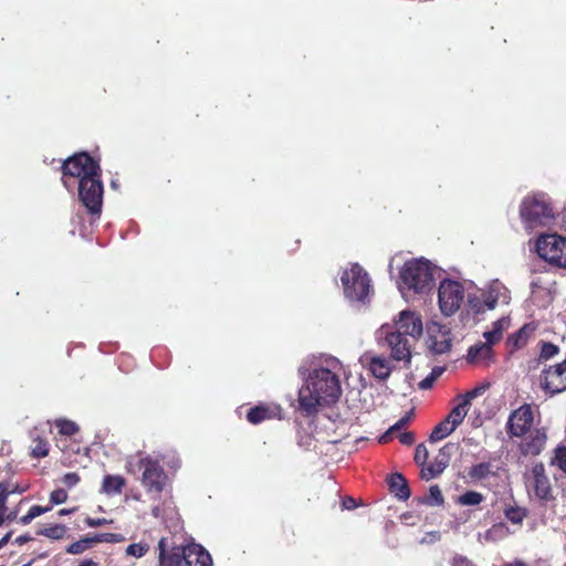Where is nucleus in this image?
I'll list each match as a JSON object with an SVG mask.
<instances>
[{
    "mask_svg": "<svg viewBox=\"0 0 566 566\" xmlns=\"http://www.w3.org/2000/svg\"><path fill=\"white\" fill-rule=\"evenodd\" d=\"M61 171L62 182L66 189L73 187L69 184L67 178L78 179L80 201L91 214L99 216L104 193L99 161L86 151L75 153L63 161Z\"/></svg>",
    "mask_w": 566,
    "mask_h": 566,
    "instance_id": "f257e3e1",
    "label": "nucleus"
},
{
    "mask_svg": "<svg viewBox=\"0 0 566 566\" xmlns=\"http://www.w3.org/2000/svg\"><path fill=\"white\" fill-rule=\"evenodd\" d=\"M342 395L339 377L328 368L314 369L298 390L300 410L315 415L318 407L336 403Z\"/></svg>",
    "mask_w": 566,
    "mask_h": 566,
    "instance_id": "f03ea898",
    "label": "nucleus"
},
{
    "mask_svg": "<svg viewBox=\"0 0 566 566\" xmlns=\"http://www.w3.org/2000/svg\"><path fill=\"white\" fill-rule=\"evenodd\" d=\"M401 287L416 294H426L434 285L433 269L429 261L415 259L405 262L399 272Z\"/></svg>",
    "mask_w": 566,
    "mask_h": 566,
    "instance_id": "7ed1b4c3",
    "label": "nucleus"
},
{
    "mask_svg": "<svg viewBox=\"0 0 566 566\" xmlns=\"http://www.w3.org/2000/svg\"><path fill=\"white\" fill-rule=\"evenodd\" d=\"M520 214L530 228L546 226L555 219L552 202L544 193L526 197L522 202Z\"/></svg>",
    "mask_w": 566,
    "mask_h": 566,
    "instance_id": "20e7f679",
    "label": "nucleus"
},
{
    "mask_svg": "<svg viewBox=\"0 0 566 566\" xmlns=\"http://www.w3.org/2000/svg\"><path fill=\"white\" fill-rule=\"evenodd\" d=\"M344 293L352 301H364L370 290V280L367 272L357 263L346 270L342 275Z\"/></svg>",
    "mask_w": 566,
    "mask_h": 566,
    "instance_id": "39448f33",
    "label": "nucleus"
},
{
    "mask_svg": "<svg viewBox=\"0 0 566 566\" xmlns=\"http://www.w3.org/2000/svg\"><path fill=\"white\" fill-rule=\"evenodd\" d=\"M536 251L548 263L566 269V238L558 234L541 235L536 242Z\"/></svg>",
    "mask_w": 566,
    "mask_h": 566,
    "instance_id": "423d86ee",
    "label": "nucleus"
},
{
    "mask_svg": "<svg viewBox=\"0 0 566 566\" xmlns=\"http://www.w3.org/2000/svg\"><path fill=\"white\" fill-rule=\"evenodd\" d=\"M464 301V286L461 282L444 279L438 290V303L444 316L455 314Z\"/></svg>",
    "mask_w": 566,
    "mask_h": 566,
    "instance_id": "0eeeda50",
    "label": "nucleus"
},
{
    "mask_svg": "<svg viewBox=\"0 0 566 566\" xmlns=\"http://www.w3.org/2000/svg\"><path fill=\"white\" fill-rule=\"evenodd\" d=\"M138 465L143 469L142 484L147 492L156 494L161 493L166 484L167 475L159 461L147 457L140 459Z\"/></svg>",
    "mask_w": 566,
    "mask_h": 566,
    "instance_id": "6e6552de",
    "label": "nucleus"
},
{
    "mask_svg": "<svg viewBox=\"0 0 566 566\" xmlns=\"http://www.w3.org/2000/svg\"><path fill=\"white\" fill-rule=\"evenodd\" d=\"M534 413L530 403H523L513 410L507 419L505 429L510 438H523L533 427Z\"/></svg>",
    "mask_w": 566,
    "mask_h": 566,
    "instance_id": "1a4fd4ad",
    "label": "nucleus"
},
{
    "mask_svg": "<svg viewBox=\"0 0 566 566\" xmlns=\"http://www.w3.org/2000/svg\"><path fill=\"white\" fill-rule=\"evenodd\" d=\"M489 384H482L467 391L465 394L458 395L455 397V400L458 402L448 413L446 419L449 420V422L454 428H458L463 422L465 416L468 415L469 409L472 405V400L483 395L489 388Z\"/></svg>",
    "mask_w": 566,
    "mask_h": 566,
    "instance_id": "9d476101",
    "label": "nucleus"
},
{
    "mask_svg": "<svg viewBox=\"0 0 566 566\" xmlns=\"http://www.w3.org/2000/svg\"><path fill=\"white\" fill-rule=\"evenodd\" d=\"M381 333L385 334V342L390 348V357L397 361H411V344L406 335H401L395 331H388L385 326L381 327Z\"/></svg>",
    "mask_w": 566,
    "mask_h": 566,
    "instance_id": "9b49d317",
    "label": "nucleus"
},
{
    "mask_svg": "<svg viewBox=\"0 0 566 566\" xmlns=\"http://www.w3.org/2000/svg\"><path fill=\"white\" fill-rule=\"evenodd\" d=\"M532 486L538 500L545 503L555 500L551 481L542 462L536 463L532 469Z\"/></svg>",
    "mask_w": 566,
    "mask_h": 566,
    "instance_id": "f8f14e48",
    "label": "nucleus"
},
{
    "mask_svg": "<svg viewBox=\"0 0 566 566\" xmlns=\"http://www.w3.org/2000/svg\"><path fill=\"white\" fill-rule=\"evenodd\" d=\"M450 331L439 324L428 327V347L433 355L446 354L451 350Z\"/></svg>",
    "mask_w": 566,
    "mask_h": 566,
    "instance_id": "ddd939ff",
    "label": "nucleus"
},
{
    "mask_svg": "<svg viewBox=\"0 0 566 566\" xmlns=\"http://www.w3.org/2000/svg\"><path fill=\"white\" fill-rule=\"evenodd\" d=\"M547 442V432L545 428H535L531 430L521 442L518 450L524 457H536L542 453Z\"/></svg>",
    "mask_w": 566,
    "mask_h": 566,
    "instance_id": "4468645a",
    "label": "nucleus"
},
{
    "mask_svg": "<svg viewBox=\"0 0 566 566\" xmlns=\"http://www.w3.org/2000/svg\"><path fill=\"white\" fill-rule=\"evenodd\" d=\"M422 321L420 315L411 311H402L399 321L395 324V332L417 339L422 335Z\"/></svg>",
    "mask_w": 566,
    "mask_h": 566,
    "instance_id": "2eb2a0df",
    "label": "nucleus"
},
{
    "mask_svg": "<svg viewBox=\"0 0 566 566\" xmlns=\"http://www.w3.org/2000/svg\"><path fill=\"white\" fill-rule=\"evenodd\" d=\"M159 566H186L187 554L184 546H174L168 549V539L161 537L158 542Z\"/></svg>",
    "mask_w": 566,
    "mask_h": 566,
    "instance_id": "dca6fc26",
    "label": "nucleus"
},
{
    "mask_svg": "<svg viewBox=\"0 0 566 566\" xmlns=\"http://www.w3.org/2000/svg\"><path fill=\"white\" fill-rule=\"evenodd\" d=\"M282 408L274 403H260L249 409L247 420L251 424H259L265 420L281 419Z\"/></svg>",
    "mask_w": 566,
    "mask_h": 566,
    "instance_id": "f3484780",
    "label": "nucleus"
},
{
    "mask_svg": "<svg viewBox=\"0 0 566 566\" xmlns=\"http://www.w3.org/2000/svg\"><path fill=\"white\" fill-rule=\"evenodd\" d=\"M451 446L446 444L439 450V454L434 458V461L427 464L426 468L421 469V479L429 481L439 476L444 469L449 465L451 457Z\"/></svg>",
    "mask_w": 566,
    "mask_h": 566,
    "instance_id": "a211bd4d",
    "label": "nucleus"
},
{
    "mask_svg": "<svg viewBox=\"0 0 566 566\" xmlns=\"http://www.w3.org/2000/svg\"><path fill=\"white\" fill-rule=\"evenodd\" d=\"M364 359L368 365L369 373L375 378L385 381L390 377L394 366L389 359L381 356H369L368 354L364 356Z\"/></svg>",
    "mask_w": 566,
    "mask_h": 566,
    "instance_id": "6ab92c4d",
    "label": "nucleus"
},
{
    "mask_svg": "<svg viewBox=\"0 0 566 566\" xmlns=\"http://www.w3.org/2000/svg\"><path fill=\"white\" fill-rule=\"evenodd\" d=\"M535 331L536 324L527 323L518 328L515 333L510 335L506 339V344L511 348V352H515L525 347L531 337L534 335Z\"/></svg>",
    "mask_w": 566,
    "mask_h": 566,
    "instance_id": "aec40b11",
    "label": "nucleus"
},
{
    "mask_svg": "<svg viewBox=\"0 0 566 566\" xmlns=\"http://www.w3.org/2000/svg\"><path fill=\"white\" fill-rule=\"evenodd\" d=\"M388 486L390 493L397 499L406 501L410 497V488L401 473H394L388 479Z\"/></svg>",
    "mask_w": 566,
    "mask_h": 566,
    "instance_id": "412c9836",
    "label": "nucleus"
},
{
    "mask_svg": "<svg viewBox=\"0 0 566 566\" xmlns=\"http://www.w3.org/2000/svg\"><path fill=\"white\" fill-rule=\"evenodd\" d=\"M493 349L490 345L478 343L469 347L467 359L470 364L489 363L492 359Z\"/></svg>",
    "mask_w": 566,
    "mask_h": 566,
    "instance_id": "4be33fe9",
    "label": "nucleus"
},
{
    "mask_svg": "<svg viewBox=\"0 0 566 566\" xmlns=\"http://www.w3.org/2000/svg\"><path fill=\"white\" fill-rule=\"evenodd\" d=\"M493 474L494 473L492 472V464L490 462H480L473 464L471 468L468 469L467 472V476L469 479V482L471 483L480 482Z\"/></svg>",
    "mask_w": 566,
    "mask_h": 566,
    "instance_id": "5701e85b",
    "label": "nucleus"
},
{
    "mask_svg": "<svg viewBox=\"0 0 566 566\" xmlns=\"http://www.w3.org/2000/svg\"><path fill=\"white\" fill-rule=\"evenodd\" d=\"M126 485V480L122 475L107 474L103 479L102 492L107 495L120 494Z\"/></svg>",
    "mask_w": 566,
    "mask_h": 566,
    "instance_id": "b1692460",
    "label": "nucleus"
},
{
    "mask_svg": "<svg viewBox=\"0 0 566 566\" xmlns=\"http://www.w3.org/2000/svg\"><path fill=\"white\" fill-rule=\"evenodd\" d=\"M418 502L429 506H440L444 503V497L439 485H431L429 492L423 497H419Z\"/></svg>",
    "mask_w": 566,
    "mask_h": 566,
    "instance_id": "393cba45",
    "label": "nucleus"
},
{
    "mask_svg": "<svg viewBox=\"0 0 566 566\" xmlns=\"http://www.w3.org/2000/svg\"><path fill=\"white\" fill-rule=\"evenodd\" d=\"M528 511L525 507L517 505H509L504 509V516L516 525H522L523 521L527 517Z\"/></svg>",
    "mask_w": 566,
    "mask_h": 566,
    "instance_id": "a878e982",
    "label": "nucleus"
},
{
    "mask_svg": "<svg viewBox=\"0 0 566 566\" xmlns=\"http://www.w3.org/2000/svg\"><path fill=\"white\" fill-rule=\"evenodd\" d=\"M457 428H454L449 420L446 418L440 421L430 433L429 440L431 442L440 441L451 434Z\"/></svg>",
    "mask_w": 566,
    "mask_h": 566,
    "instance_id": "bb28decb",
    "label": "nucleus"
},
{
    "mask_svg": "<svg viewBox=\"0 0 566 566\" xmlns=\"http://www.w3.org/2000/svg\"><path fill=\"white\" fill-rule=\"evenodd\" d=\"M413 416L412 411L407 412L402 418H400L395 424H392L380 438V443H387L391 440L392 434L397 431H400L402 428L408 426Z\"/></svg>",
    "mask_w": 566,
    "mask_h": 566,
    "instance_id": "cd10ccee",
    "label": "nucleus"
},
{
    "mask_svg": "<svg viewBox=\"0 0 566 566\" xmlns=\"http://www.w3.org/2000/svg\"><path fill=\"white\" fill-rule=\"evenodd\" d=\"M413 416L412 411L407 412L402 418H400L395 424H392L380 438V443H387L391 440L392 434L397 431H400L402 428L408 426Z\"/></svg>",
    "mask_w": 566,
    "mask_h": 566,
    "instance_id": "c85d7f7f",
    "label": "nucleus"
},
{
    "mask_svg": "<svg viewBox=\"0 0 566 566\" xmlns=\"http://www.w3.org/2000/svg\"><path fill=\"white\" fill-rule=\"evenodd\" d=\"M538 345L539 354L537 359L539 363L554 358L560 352L559 346L551 342L541 340Z\"/></svg>",
    "mask_w": 566,
    "mask_h": 566,
    "instance_id": "c756f323",
    "label": "nucleus"
},
{
    "mask_svg": "<svg viewBox=\"0 0 566 566\" xmlns=\"http://www.w3.org/2000/svg\"><path fill=\"white\" fill-rule=\"evenodd\" d=\"M509 533V527L504 522L495 523L485 532V539L492 542L501 541L505 538Z\"/></svg>",
    "mask_w": 566,
    "mask_h": 566,
    "instance_id": "7c9ffc66",
    "label": "nucleus"
},
{
    "mask_svg": "<svg viewBox=\"0 0 566 566\" xmlns=\"http://www.w3.org/2000/svg\"><path fill=\"white\" fill-rule=\"evenodd\" d=\"M50 451V443L46 439L36 437L32 441L31 457L34 459L45 458Z\"/></svg>",
    "mask_w": 566,
    "mask_h": 566,
    "instance_id": "2f4dec72",
    "label": "nucleus"
},
{
    "mask_svg": "<svg viewBox=\"0 0 566 566\" xmlns=\"http://www.w3.org/2000/svg\"><path fill=\"white\" fill-rule=\"evenodd\" d=\"M65 533L66 527L62 524H54L36 531V535L45 536L51 539H61L64 537Z\"/></svg>",
    "mask_w": 566,
    "mask_h": 566,
    "instance_id": "473e14b6",
    "label": "nucleus"
},
{
    "mask_svg": "<svg viewBox=\"0 0 566 566\" xmlns=\"http://www.w3.org/2000/svg\"><path fill=\"white\" fill-rule=\"evenodd\" d=\"M503 335V322L501 319L493 323V328L491 331L484 332L483 337L485 338L486 345L492 347L494 344L499 343Z\"/></svg>",
    "mask_w": 566,
    "mask_h": 566,
    "instance_id": "72a5a7b5",
    "label": "nucleus"
},
{
    "mask_svg": "<svg viewBox=\"0 0 566 566\" xmlns=\"http://www.w3.org/2000/svg\"><path fill=\"white\" fill-rule=\"evenodd\" d=\"M186 566H212V559L208 552L201 549L195 555H187Z\"/></svg>",
    "mask_w": 566,
    "mask_h": 566,
    "instance_id": "f704fd0d",
    "label": "nucleus"
},
{
    "mask_svg": "<svg viewBox=\"0 0 566 566\" xmlns=\"http://www.w3.org/2000/svg\"><path fill=\"white\" fill-rule=\"evenodd\" d=\"M55 427L59 430V433L62 436H74L78 431V426L67 419H56L54 421Z\"/></svg>",
    "mask_w": 566,
    "mask_h": 566,
    "instance_id": "c9c22d12",
    "label": "nucleus"
},
{
    "mask_svg": "<svg viewBox=\"0 0 566 566\" xmlns=\"http://www.w3.org/2000/svg\"><path fill=\"white\" fill-rule=\"evenodd\" d=\"M468 306L474 314H481L488 311L486 306L483 304L481 292L468 294Z\"/></svg>",
    "mask_w": 566,
    "mask_h": 566,
    "instance_id": "e433bc0d",
    "label": "nucleus"
},
{
    "mask_svg": "<svg viewBox=\"0 0 566 566\" xmlns=\"http://www.w3.org/2000/svg\"><path fill=\"white\" fill-rule=\"evenodd\" d=\"M484 500V496L482 493L476 491H467L465 493L461 494L459 496L458 503L461 505H479Z\"/></svg>",
    "mask_w": 566,
    "mask_h": 566,
    "instance_id": "4c0bfd02",
    "label": "nucleus"
},
{
    "mask_svg": "<svg viewBox=\"0 0 566 566\" xmlns=\"http://www.w3.org/2000/svg\"><path fill=\"white\" fill-rule=\"evenodd\" d=\"M88 537L92 546L97 543H119L124 541V536L117 533H99Z\"/></svg>",
    "mask_w": 566,
    "mask_h": 566,
    "instance_id": "58836bf2",
    "label": "nucleus"
},
{
    "mask_svg": "<svg viewBox=\"0 0 566 566\" xmlns=\"http://www.w3.org/2000/svg\"><path fill=\"white\" fill-rule=\"evenodd\" d=\"M92 547V543L88 536L83 537L76 542H73L66 547V553L72 555L82 554L83 552L87 551Z\"/></svg>",
    "mask_w": 566,
    "mask_h": 566,
    "instance_id": "ea45409f",
    "label": "nucleus"
},
{
    "mask_svg": "<svg viewBox=\"0 0 566 566\" xmlns=\"http://www.w3.org/2000/svg\"><path fill=\"white\" fill-rule=\"evenodd\" d=\"M446 367H434L431 373L419 382V388L422 390L430 389L434 381L443 374Z\"/></svg>",
    "mask_w": 566,
    "mask_h": 566,
    "instance_id": "a19ab883",
    "label": "nucleus"
},
{
    "mask_svg": "<svg viewBox=\"0 0 566 566\" xmlns=\"http://www.w3.org/2000/svg\"><path fill=\"white\" fill-rule=\"evenodd\" d=\"M482 301L488 311L494 310L499 303V292L495 289L483 291Z\"/></svg>",
    "mask_w": 566,
    "mask_h": 566,
    "instance_id": "79ce46f5",
    "label": "nucleus"
},
{
    "mask_svg": "<svg viewBox=\"0 0 566 566\" xmlns=\"http://www.w3.org/2000/svg\"><path fill=\"white\" fill-rule=\"evenodd\" d=\"M148 549L149 546L146 543H133L127 546L126 554L129 556L140 558L148 552Z\"/></svg>",
    "mask_w": 566,
    "mask_h": 566,
    "instance_id": "37998d69",
    "label": "nucleus"
},
{
    "mask_svg": "<svg viewBox=\"0 0 566 566\" xmlns=\"http://www.w3.org/2000/svg\"><path fill=\"white\" fill-rule=\"evenodd\" d=\"M428 458L429 452L427 447L423 443L418 444L415 450V462L422 469L427 467Z\"/></svg>",
    "mask_w": 566,
    "mask_h": 566,
    "instance_id": "c03bdc74",
    "label": "nucleus"
},
{
    "mask_svg": "<svg viewBox=\"0 0 566 566\" xmlns=\"http://www.w3.org/2000/svg\"><path fill=\"white\" fill-rule=\"evenodd\" d=\"M553 464H556L557 468L566 474V447L559 446L555 449V457L553 459Z\"/></svg>",
    "mask_w": 566,
    "mask_h": 566,
    "instance_id": "a18cd8bd",
    "label": "nucleus"
},
{
    "mask_svg": "<svg viewBox=\"0 0 566 566\" xmlns=\"http://www.w3.org/2000/svg\"><path fill=\"white\" fill-rule=\"evenodd\" d=\"M67 500V492L64 489H56L50 494V506L65 503Z\"/></svg>",
    "mask_w": 566,
    "mask_h": 566,
    "instance_id": "49530a36",
    "label": "nucleus"
},
{
    "mask_svg": "<svg viewBox=\"0 0 566 566\" xmlns=\"http://www.w3.org/2000/svg\"><path fill=\"white\" fill-rule=\"evenodd\" d=\"M1 485L6 488V496L8 497L10 494L18 493L22 494L25 491H28L29 485H19V484H12L9 482H1Z\"/></svg>",
    "mask_w": 566,
    "mask_h": 566,
    "instance_id": "de8ad7c7",
    "label": "nucleus"
},
{
    "mask_svg": "<svg viewBox=\"0 0 566 566\" xmlns=\"http://www.w3.org/2000/svg\"><path fill=\"white\" fill-rule=\"evenodd\" d=\"M81 482V476L76 472H69L62 476V483L72 489Z\"/></svg>",
    "mask_w": 566,
    "mask_h": 566,
    "instance_id": "09e8293b",
    "label": "nucleus"
},
{
    "mask_svg": "<svg viewBox=\"0 0 566 566\" xmlns=\"http://www.w3.org/2000/svg\"><path fill=\"white\" fill-rule=\"evenodd\" d=\"M51 509H52V506L33 505L30 507L28 513H29V516L34 520L35 517L49 512Z\"/></svg>",
    "mask_w": 566,
    "mask_h": 566,
    "instance_id": "8fccbe9b",
    "label": "nucleus"
},
{
    "mask_svg": "<svg viewBox=\"0 0 566 566\" xmlns=\"http://www.w3.org/2000/svg\"><path fill=\"white\" fill-rule=\"evenodd\" d=\"M399 441L405 446H411L416 441L415 433L412 431L402 432L399 436Z\"/></svg>",
    "mask_w": 566,
    "mask_h": 566,
    "instance_id": "3c124183",
    "label": "nucleus"
},
{
    "mask_svg": "<svg viewBox=\"0 0 566 566\" xmlns=\"http://www.w3.org/2000/svg\"><path fill=\"white\" fill-rule=\"evenodd\" d=\"M85 523L90 527H98V526H103V525L108 524L109 521H107L104 517H102V518L86 517L85 518Z\"/></svg>",
    "mask_w": 566,
    "mask_h": 566,
    "instance_id": "603ef678",
    "label": "nucleus"
},
{
    "mask_svg": "<svg viewBox=\"0 0 566 566\" xmlns=\"http://www.w3.org/2000/svg\"><path fill=\"white\" fill-rule=\"evenodd\" d=\"M342 506L344 510H353L357 507L356 500L352 496H345L342 501Z\"/></svg>",
    "mask_w": 566,
    "mask_h": 566,
    "instance_id": "864d4df0",
    "label": "nucleus"
},
{
    "mask_svg": "<svg viewBox=\"0 0 566 566\" xmlns=\"http://www.w3.org/2000/svg\"><path fill=\"white\" fill-rule=\"evenodd\" d=\"M32 539H33V537L30 536L29 534H22L14 539V543L21 546Z\"/></svg>",
    "mask_w": 566,
    "mask_h": 566,
    "instance_id": "5fc2aeb1",
    "label": "nucleus"
},
{
    "mask_svg": "<svg viewBox=\"0 0 566 566\" xmlns=\"http://www.w3.org/2000/svg\"><path fill=\"white\" fill-rule=\"evenodd\" d=\"M13 534V531H9L1 539H0V551L9 543Z\"/></svg>",
    "mask_w": 566,
    "mask_h": 566,
    "instance_id": "6e6d98bb",
    "label": "nucleus"
},
{
    "mask_svg": "<svg viewBox=\"0 0 566 566\" xmlns=\"http://www.w3.org/2000/svg\"><path fill=\"white\" fill-rule=\"evenodd\" d=\"M18 523L22 524V525H28L30 524L33 518L29 516V513L22 515L21 517H19L18 520Z\"/></svg>",
    "mask_w": 566,
    "mask_h": 566,
    "instance_id": "4d7b16f0",
    "label": "nucleus"
},
{
    "mask_svg": "<svg viewBox=\"0 0 566 566\" xmlns=\"http://www.w3.org/2000/svg\"><path fill=\"white\" fill-rule=\"evenodd\" d=\"M17 517H18V511L17 510L11 511L8 514H4L6 522H13V521L17 520Z\"/></svg>",
    "mask_w": 566,
    "mask_h": 566,
    "instance_id": "13d9d810",
    "label": "nucleus"
},
{
    "mask_svg": "<svg viewBox=\"0 0 566 566\" xmlns=\"http://www.w3.org/2000/svg\"><path fill=\"white\" fill-rule=\"evenodd\" d=\"M77 566H99V564L93 559H84Z\"/></svg>",
    "mask_w": 566,
    "mask_h": 566,
    "instance_id": "bf43d9fd",
    "label": "nucleus"
},
{
    "mask_svg": "<svg viewBox=\"0 0 566 566\" xmlns=\"http://www.w3.org/2000/svg\"><path fill=\"white\" fill-rule=\"evenodd\" d=\"M75 509H70V510H66V509H62L59 511V515H66V514H70L72 512H74Z\"/></svg>",
    "mask_w": 566,
    "mask_h": 566,
    "instance_id": "052dcab7",
    "label": "nucleus"
},
{
    "mask_svg": "<svg viewBox=\"0 0 566 566\" xmlns=\"http://www.w3.org/2000/svg\"><path fill=\"white\" fill-rule=\"evenodd\" d=\"M6 522L4 513L0 512V526Z\"/></svg>",
    "mask_w": 566,
    "mask_h": 566,
    "instance_id": "680f3d73",
    "label": "nucleus"
},
{
    "mask_svg": "<svg viewBox=\"0 0 566 566\" xmlns=\"http://www.w3.org/2000/svg\"><path fill=\"white\" fill-rule=\"evenodd\" d=\"M505 566H525L523 563H514V564H507Z\"/></svg>",
    "mask_w": 566,
    "mask_h": 566,
    "instance_id": "e2e57ef3",
    "label": "nucleus"
},
{
    "mask_svg": "<svg viewBox=\"0 0 566 566\" xmlns=\"http://www.w3.org/2000/svg\"><path fill=\"white\" fill-rule=\"evenodd\" d=\"M46 557H48V553H42V554H40V555L38 556V558H41V559H42V558H46Z\"/></svg>",
    "mask_w": 566,
    "mask_h": 566,
    "instance_id": "0e129e2a",
    "label": "nucleus"
},
{
    "mask_svg": "<svg viewBox=\"0 0 566 566\" xmlns=\"http://www.w3.org/2000/svg\"><path fill=\"white\" fill-rule=\"evenodd\" d=\"M35 559H31L29 563L22 565V566H31L34 563Z\"/></svg>",
    "mask_w": 566,
    "mask_h": 566,
    "instance_id": "69168bd1",
    "label": "nucleus"
},
{
    "mask_svg": "<svg viewBox=\"0 0 566 566\" xmlns=\"http://www.w3.org/2000/svg\"><path fill=\"white\" fill-rule=\"evenodd\" d=\"M25 500H27V499H22V500H20L19 505H21Z\"/></svg>",
    "mask_w": 566,
    "mask_h": 566,
    "instance_id": "338daca9",
    "label": "nucleus"
}]
</instances>
